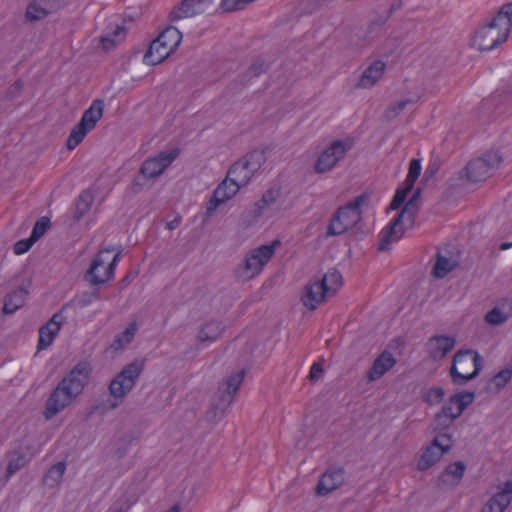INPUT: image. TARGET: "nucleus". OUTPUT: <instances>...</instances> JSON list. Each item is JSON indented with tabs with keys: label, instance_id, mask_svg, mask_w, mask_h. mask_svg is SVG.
<instances>
[{
	"label": "nucleus",
	"instance_id": "1",
	"mask_svg": "<svg viewBox=\"0 0 512 512\" xmlns=\"http://www.w3.org/2000/svg\"><path fill=\"white\" fill-rule=\"evenodd\" d=\"M92 372L86 361L77 363L53 389L46 400L43 415L50 420L63 411L83 392Z\"/></svg>",
	"mask_w": 512,
	"mask_h": 512
},
{
	"label": "nucleus",
	"instance_id": "2",
	"mask_svg": "<svg viewBox=\"0 0 512 512\" xmlns=\"http://www.w3.org/2000/svg\"><path fill=\"white\" fill-rule=\"evenodd\" d=\"M144 369L143 360H134L125 365L110 381L108 391L110 397L96 400L89 408L86 418L94 414L105 415L119 407L126 395L133 389Z\"/></svg>",
	"mask_w": 512,
	"mask_h": 512
},
{
	"label": "nucleus",
	"instance_id": "3",
	"mask_svg": "<svg viewBox=\"0 0 512 512\" xmlns=\"http://www.w3.org/2000/svg\"><path fill=\"white\" fill-rule=\"evenodd\" d=\"M245 373V369H241L228 376L218 386L205 413L207 422L217 423L225 417L227 409L232 404L235 394L243 383Z\"/></svg>",
	"mask_w": 512,
	"mask_h": 512
},
{
	"label": "nucleus",
	"instance_id": "4",
	"mask_svg": "<svg viewBox=\"0 0 512 512\" xmlns=\"http://www.w3.org/2000/svg\"><path fill=\"white\" fill-rule=\"evenodd\" d=\"M421 189H416L409 201L402 210L391 221V223L380 232L378 250L385 252L390 250L391 245L397 242L405 233L404 223L411 227L414 224L415 216L418 211Z\"/></svg>",
	"mask_w": 512,
	"mask_h": 512
},
{
	"label": "nucleus",
	"instance_id": "5",
	"mask_svg": "<svg viewBox=\"0 0 512 512\" xmlns=\"http://www.w3.org/2000/svg\"><path fill=\"white\" fill-rule=\"evenodd\" d=\"M483 367V358L472 349L459 350L455 353L450 367V377L456 385H464L475 379Z\"/></svg>",
	"mask_w": 512,
	"mask_h": 512
},
{
	"label": "nucleus",
	"instance_id": "6",
	"mask_svg": "<svg viewBox=\"0 0 512 512\" xmlns=\"http://www.w3.org/2000/svg\"><path fill=\"white\" fill-rule=\"evenodd\" d=\"M510 29V20L500 23L493 18L474 32L470 46L479 52L490 51L508 39Z\"/></svg>",
	"mask_w": 512,
	"mask_h": 512
},
{
	"label": "nucleus",
	"instance_id": "7",
	"mask_svg": "<svg viewBox=\"0 0 512 512\" xmlns=\"http://www.w3.org/2000/svg\"><path fill=\"white\" fill-rule=\"evenodd\" d=\"M280 244L279 240H275L271 244L261 245L247 254L243 262L238 264L234 270L237 280L247 282L258 275L274 255L275 248Z\"/></svg>",
	"mask_w": 512,
	"mask_h": 512
},
{
	"label": "nucleus",
	"instance_id": "8",
	"mask_svg": "<svg viewBox=\"0 0 512 512\" xmlns=\"http://www.w3.org/2000/svg\"><path fill=\"white\" fill-rule=\"evenodd\" d=\"M368 199V195L361 194L353 201L338 208L329 221L327 236H338L353 228L361 220L360 206Z\"/></svg>",
	"mask_w": 512,
	"mask_h": 512
},
{
	"label": "nucleus",
	"instance_id": "9",
	"mask_svg": "<svg viewBox=\"0 0 512 512\" xmlns=\"http://www.w3.org/2000/svg\"><path fill=\"white\" fill-rule=\"evenodd\" d=\"M503 161L499 151H487L481 157L470 160L459 172L460 178L477 183L488 179Z\"/></svg>",
	"mask_w": 512,
	"mask_h": 512
},
{
	"label": "nucleus",
	"instance_id": "10",
	"mask_svg": "<svg viewBox=\"0 0 512 512\" xmlns=\"http://www.w3.org/2000/svg\"><path fill=\"white\" fill-rule=\"evenodd\" d=\"M350 140L333 141L317 158L314 164V171L318 174H324L332 170L337 163L342 160L346 153L351 149Z\"/></svg>",
	"mask_w": 512,
	"mask_h": 512
},
{
	"label": "nucleus",
	"instance_id": "11",
	"mask_svg": "<svg viewBox=\"0 0 512 512\" xmlns=\"http://www.w3.org/2000/svg\"><path fill=\"white\" fill-rule=\"evenodd\" d=\"M452 448V439L448 434L436 436L429 446L423 451L417 469L425 471L436 464Z\"/></svg>",
	"mask_w": 512,
	"mask_h": 512
},
{
	"label": "nucleus",
	"instance_id": "12",
	"mask_svg": "<svg viewBox=\"0 0 512 512\" xmlns=\"http://www.w3.org/2000/svg\"><path fill=\"white\" fill-rule=\"evenodd\" d=\"M180 154V149L160 151L157 155L147 158L140 166L139 174L145 179L158 178Z\"/></svg>",
	"mask_w": 512,
	"mask_h": 512
},
{
	"label": "nucleus",
	"instance_id": "13",
	"mask_svg": "<svg viewBox=\"0 0 512 512\" xmlns=\"http://www.w3.org/2000/svg\"><path fill=\"white\" fill-rule=\"evenodd\" d=\"M112 249L105 248L93 258L90 268L86 271L84 278L91 285L97 286L105 283L107 280L111 279L114 275L115 268L118 262H114L113 260L108 264L104 269V273L101 275L99 273V267H104L106 260L103 258V255L106 253H110Z\"/></svg>",
	"mask_w": 512,
	"mask_h": 512
},
{
	"label": "nucleus",
	"instance_id": "14",
	"mask_svg": "<svg viewBox=\"0 0 512 512\" xmlns=\"http://www.w3.org/2000/svg\"><path fill=\"white\" fill-rule=\"evenodd\" d=\"M65 4L66 0H32L26 7L24 20L27 23L43 20L63 8Z\"/></svg>",
	"mask_w": 512,
	"mask_h": 512
},
{
	"label": "nucleus",
	"instance_id": "15",
	"mask_svg": "<svg viewBox=\"0 0 512 512\" xmlns=\"http://www.w3.org/2000/svg\"><path fill=\"white\" fill-rule=\"evenodd\" d=\"M241 186L233 181H230L227 177L217 186L214 190L211 198L207 203L206 217H210L213 212L223 203L230 200L236 195Z\"/></svg>",
	"mask_w": 512,
	"mask_h": 512
},
{
	"label": "nucleus",
	"instance_id": "16",
	"mask_svg": "<svg viewBox=\"0 0 512 512\" xmlns=\"http://www.w3.org/2000/svg\"><path fill=\"white\" fill-rule=\"evenodd\" d=\"M344 480L345 470L341 467H331L320 477L315 492L318 496H327L339 488Z\"/></svg>",
	"mask_w": 512,
	"mask_h": 512
},
{
	"label": "nucleus",
	"instance_id": "17",
	"mask_svg": "<svg viewBox=\"0 0 512 512\" xmlns=\"http://www.w3.org/2000/svg\"><path fill=\"white\" fill-rule=\"evenodd\" d=\"M499 491L495 493L480 512H504L512 501V480L506 481L498 486Z\"/></svg>",
	"mask_w": 512,
	"mask_h": 512
},
{
	"label": "nucleus",
	"instance_id": "18",
	"mask_svg": "<svg viewBox=\"0 0 512 512\" xmlns=\"http://www.w3.org/2000/svg\"><path fill=\"white\" fill-rule=\"evenodd\" d=\"M397 363L394 355L385 350L373 361L372 366L367 371V379L370 382L376 381L391 370Z\"/></svg>",
	"mask_w": 512,
	"mask_h": 512
},
{
	"label": "nucleus",
	"instance_id": "19",
	"mask_svg": "<svg viewBox=\"0 0 512 512\" xmlns=\"http://www.w3.org/2000/svg\"><path fill=\"white\" fill-rule=\"evenodd\" d=\"M456 340L446 335L432 336L427 343L429 356L434 360H440L454 348Z\"/></svg>",
	"mask_w": 512,
	"mask_h": 512
},
{
	"label": "nucleus",
	"instance_id": "20",
	"mask_svg": "<svg viewBox=\"0 0 512 512\" xmlns=\"http://www.w3.org/2000/svg\"><path fill=\"white\" fill-rule=\"evenodd\" d=\"M475 393L463 391L449 397L441 410L449 415H457V419L464 410L474 401Z\"/></svg>",
	"mask_w": 512,
	"mask_h": 512
},
{
	"label": "nucleus",
	"instance_id": "21",
	"mask_svg": "<svg viewBox=\"0 0 512 512\" xmlns=\"http://www.w3.org/2000/svg\"><path fill=\"white\" fill-rule=\"evenodd\" d=\"M465 469L466 465L462 461L448 465L438 477L437 486L442 489L456 487L460 483Z\"/></svg>",
	"mask_w": 512,
	"mask_h": 512
},
{
	"label": "nucleus",
	"instance_id": "22",
	"mask_svg": "<svg viewBox=\"0 0 512 512\" xmlns=\"http://www.w3.org/2000/svg\"><path fill=\"white\" fill-rule=\"evenodd\" d=\"M510 317H512V299L506 297L497 301L496 306L485 315V321L490 325L499 326Z\"/></svg>",
	"mask_w": 512,
	"mask_h": 512
},
{
	"label": "nucleus",
	"instance_id": "23",
	"mask_svg": "<svg viewBox=\"0 0 512 512\" xmlns=\"http://www.w3.org/2000/svg\"><path fill=\"white\" fill-rule=\"evenodd\" d=\"M327 290L328 289L323 288L319 281L307 284L305 286V292L301 297L303 305L309 310H315L318 305L323 303L327 296H329Z\"/></svg>",
	"mask_w": 512,
	"mask_h": 512
},
{
	"label": "nucleus",
	"instance_id": "24",
	"mask_svg": "<svg viewBox=\"0 0 512 512\" xmlns=\"http://www.w3.org/2000/svg\"><path fill=\"white\" fill-rule=\"evenodd\" d=\"M172 53L166 45L162 44L160 39L156 38L150 43L148 50L144 54L143 62L155 66L162 63Z\"/></svg>",
	"mask_w": 512,
	"mask_h": 512
},
{
	"label": "nucleus",
	"instance_id": "25",
	"mask_svg": "<svg viewBox=\"0 0 512 512\" xmlns=\"http://www.w3.org/2000/svg\"><path fill=\"white\" fill-rule=\"evenodd\" d=\"M386 64L381 60L374 61L362 73L357 83L359 88H370L374 86L383 76Z\"/></svg>",
	"mask_w": 512,
	"mask_h": 512
},
{
	"label": "nucleus",
	"instance_id": "26",
	"mask_svg": "<svg viewBox=\"0 0 512 512\" xmlns=\"http://www.w3.org/2000/svg\"><path fill=\"white\" fill-rule=\"evenodd\" d=\"M254 172L250 170L247 163L241 158L231 165L226 177L230 180L243 187L248 184Z\"/></svg>",
	"mask_w": 512,
	"mask_h": 512
},
{
	"label": "nucleus",
	"instance_id": "27",
	"mask_svg": "<svg viewBox=\"0 0 512 512\" xmlns=\"http://www.w3.org/2000/svg\"><path fill=\"white\" fill-rule=\"evenodd\" d=\"M29 286L30 282L22 284L18 289L7 295L2 309L4 314H12L24 305L25 298L29 293Z\"/></svg>",
	"mask_w": 512,
	"mask_h": 512
},
{
	"label": "nucleus",
	"instance_id": "28",
	"mask_svg": "<svg viewBox=\"0 0 512 512\" xmlns=\"http://www.w3.org/2000/svg\"><path fill=\"white\" fill-rule=\"evenodd\" d=\"M33 452L30 450L29 447L18 448L12 451L9 454V463L7 466V477H10L14 473H16L18 470L26 466L32 459Z\"/></svg>",
	"mask_w": 512,
	"mask_h": 512
},
{
	"label": "nucleus",
	"instance_id": "29",
	"mask_svg": "<svg viewBox=\"0 0 512 512\" xmlns=\"http://www.w3.org/2000/svg\"><path fill=\"white\" fill-rule=\"evenodd\" d=\"M224 330L225 325L221 321H208L200 328L196 337L197 341L199 343L214 342L222 335Z\"/></svg>",
	"mask_w": 512,
	"mask_h": 512
},
{
	"label": "nucleus",
	"instance_id": "30",
	"mask_svg": "<svg viewBox=\"0 0 512 512\" xmlns=\"http://www.w3.org/2000/svg\"><path fill=\"white\" fill-rule=\"evenodd\" d=\"M104 107V100L95 99L90 107L84 111L80 121L84 122V124H87L91 129H94L97 122L103 116Z\"/></svg>",
	"mask_w": 512,
	"mask_h": 512
},
{
	"label": "nucleus",
	"instance_id": "31",
	"mask_svg": "<svg viewBox=\"0 0 512 512\" xmlns=\"http://www.w3.org/2000/svg\"><path fill=\"white\" fill-rule=\"evenodd\" d=\"M319 283L323 286L324 289H328L327 294L329 296H333L343 285V278L336 268H331L323 276V278L319 280Z\"/></svg>",
	"mask_w": 512,
	"mask_h": 512
},
{
	"label": "nucleus",
	"instance_id": "32",
	"mask_svg": "<svg viewBox=\"0 0 512 512\" xmlns=\"http://www.w3.org/2000/svg\"><path fill=\"white\" fill-rule=\"evenodd\" d=\"M457 266L456 261L444 256L440 251L436 254V262L432 269V275L441 279L447 276Z\"/></svg>",
	"mask_w": 512,
	"mask_h": 512
},
{
	"label": "nucleus",
	"instance_id": "33",
	"mask_svg": "<svg viewBox=\"0 0 512 512\" xmlns=\"http://www.w3.org/2000/svg\"><path fill=\"white\" fill-rule=\"evenodd\" d=\"M173 53L182 41V33L174 26H167L157 37Z\"/></svg>",
	"mask_w": 512,
	"mask_h": 512
},
{
	"label": "nucleus",
	"instance_id": "34",
	"mask_svg": "<svg viewBox=\"0 0 512 512\" xmlns=\"http://www.w3.org/2000/svg\"><path fill=\"white\" fill-rule=\"evenodd\" d=\"M94 201V197L91 192L84 190L79 195L76 204L73 219L78 222L82 217L90 210L91 205Z\"/></svg>",
	"mask_w": 512,
	"mask_h": 512
},
{
	"label": "nucleus",
	"instance_id": "35",
	"mask_svg": "<svg viewBox=\"0 0 512 512\" xmlns=\"http://www.w3.org/2000/svg\"><path fill=\"white\" fill-rule=\"evenodd\" d=\"M92 129L88 127L84 122L79 121L71 130L70 135L66 141V147L68 150L76 148L85 138L86 134Z\"/></svg>",
	"mask_w": 512,
	"mask_h": 512
},
{
	"label": "nucleus",
	"instance_id": "36",
	"mask_svg": "<svg viewBox=\"0 0 512 512\" xmlns=\"http://www.w3.org/2000/svg\"><path fill=\"white\" fill-rule=\"evenodd\" d=\"M271 149L269 147L265 149H255L245 156H243V160L250 167V170L254 172V174L262 167V165L267 161V152Z\"/></svg>",
	"mask_w": 512,
	"mask_h": 512
},
{
	"label": "nucleus",
	"instance_id": "37",
	"mask_svg": "<svg viewBox=\"0 0 512 512\" xmlns=\"http://www.w3.org/2000/svg\"><path fill=\"white\" fill-rule=\"evenodd\" d=\"M126 34V28L124 26L117 25L112 33L107 34L105 36H102L100 38V43L102 45V48L105 51L110 50L113 48L117 43H119L121 40L124 39Z\"/></svg>",
	"mask_w": 512,
	"mask_h": 512
},
{
	"label": "nucleus",
	"instance_id": "38",
	"mask_svg": "<svg viewBox=\"0 0 512 512\" xmlns=\"http://www.w3.org/2000/svg\"><path fill=\"white\" fill-rule=\"evenodd\" d=\"M278 195L279 193L276 190L270 189L266 191L263 194L262 198L257 203L254 204V208L252 210L253 217H260L267 206L276 202Z\"/></svg>",
	"mask_w": 512,
	"mask_h": 512
},
{
	"label": "nucleus",
	"instance_id": "39",
	"mask_svg": "<svg viewBox=\"0 0 512 512\" xmlns=\"http://www.w3.org/2000/svg\"><path fill=\"white\" fill-rule=\"evenodd\" d=\"M135 323H132L122 333L118 334L110 345V348L118 351L123 349L126 345L132 342L135 335Z\"/></svg>",
	"mask_w": 512,
	"mask_h": 512
},
{
	"label": "nucleus",
	"instance_id": "40",
	"mask_svg": "<svg viewBox=\"0 0 512 512\" xmlns=\"http://www.w3.org/2000/svg\"><path fill=\"white\" fill-rule=\"evenodd\" d=\"M65 470V462H58L52 465L44 476V483L51 487L57 485L62 480Z\"/></svg>",
	"mask_w": 512,
	"mask_h": 512
},
{
	"label": "nucleus",
	"instance_id": "41",
	"mask_svg": "<svg viewBox=\"0 0 512 512\" xmlns=\"http://www.w3.org/2000/svg\"><path fill=\"white\" fill-rule=\"evenodd\" d=\"M457 419V415H449L440 410L433 419V430L442 432L448 429L453 422Z\"/></svg>",
	"mask_w": 512,
	"mask_h": 512
},
{
	"label": "nucleus",
	"instance_id": "42",
	"mask_svg": "<svg viewBox=\"0 0 512 512\" xmlns=\"http://www.w3.org/2000/svg\"><path fill=\"white\" fill-rule=\"evenodd\" d=\"M413 102H415V101L410 98H407V99L401 100L397 103L390 104L386 108L383 118L388 122L396 119L401 114V112L405 109L407 104L413 103Z\"/></svg>",
	"mask_w": 512,
	"mask_h": 512
},
{
	"label": "nucleus",
	"instance_id": "43",
	"mask_svg": "<svg viewBox=\"0 0 512 512\" xmlns=\"http://www.w3.org/2000/svg\"><path fill=\"white\" fill-rule=\"evenodd\" d=\"M444 395H445V392L442 387H439V386L431 387L423 395V401L430 406L437 405L442 402Z\"/></svg>",
	"mask_w": 512,
	"mask_h": 512
},
{
	"label": "nucleus",
	"instance_id": "44",
	"mask_svg": "<svg viewBox=\"0 0 512 512\" xmlns=\"http://www.w3.org/2000/svg\"><path fill=\"white\" fill-rule=\"evenodd\" d=\"M50 219L48 217L39 218L34 224L30 237L37 242L50 228Z\"/></svg>",
	"mask_w": 512,
	"mask_h": 512
},
{
	"label": "nucleus",
	"instance_id": "45",
	"mask_svg": "<svg viewBox=\"0 0 512 512\" xmlns=\"http://www.w3.org/2000/svg\"><path fill=\"white\" fill-rule=\"evenodd\" d=\"M412 186L410 185H407L405 184V187L404 188H399L390 205H389V209H392V210H396V209H399L405 202L406 198H407V195L412 191Z\"/></svg>",
	"mask_w": 512,
	"mask_h": 512
},
{
	"label": "nucleus",
	"instance_id": "46",
	"mask_svg": "<svg viewBox=\"0 0 512 512\" xmlns=\"http://www.w3.org/2000/svg\"><path fill=\"white\" fill-rule=\"evenodd\" d=\"M65 308H66V306H63L59 312L55 313L50 318V320L46 324L41 326L40 328L45 329V330H52L58 334L61 329L62 324L65 322V317L62 314V312Z\"/></svg>",
	"mask_w": 512,
	"mask_h": 512
},
{
	"label": "nucleus",
	"instance_id": "47",
	"mask_svg": "<svg viewBox=\"0 0 512 512\" xmlns=\"http://www.w3.org/2000/svg\"><path fill=\"white\" fill-rule=\"evenodd\" d=\"M58 334L55 333V331L52 330H45V329H39V339L37 344L38 351L46 349L48 346H50L55 337Z\"/></svg>",
	"mask_w": 512,
	"mask_h": 512
},
{
	"label": "nucleus",
	"instance_id": "48",
	"mask_svg": "<svg viewBox=\"0 0 512 512\" xmlns=\"http://www.w3.org/2000/svg\"><path fill=\"white\" fill-rule=\"evenodd\" d=\"M512 378V369L506 368L499 371L492 378V383L495 385L497 391L501 390Z\"/></svg>",
	"mask_w": 512,
	"mask_h": 512
},
{
	"label": "nucleus",
	"instance_id": "49",
	"mask_svg": "<svg viewBox=\"0 0 512 512\" xmlns=\"http://www.w3.org/2000/svg\"><path fill=\"white\" fill-rule=\"evenodd\" d=\"M421 173V162L419 159H412L409 165V172L405 180V184L414 187L415 181Z\"/></svg>",
	"mask_w": 512,
	"mask_h": 512
},
{
	"label": "nucleus",
	"instance_id": "50",
	"mask_svg": "<svg viewBox=\"0 0 512 512\" xmlns=\"http://www.w3.org/2000/svg\"><path fill=\"white\" fill-rule=\"evenodd\" d=\"M99 298L98 290H94L91 292H83L81 295L76 297L75 302L79 307H85L91 304L94 300Z\"/></svg>",
	"mask_w": 512,
	"mask_h": 512
},
{
	"label": "nucleus",
	"instance_id": "51",
	"mask_svg": "<svg viewBox=\"0 0 512 512\" xmlns=\"http://www.w3.org/2000/svg\"><path fill=\"white\" fill-rule=\"evenodd\" d=\"M494 19L500 23L510 20L512 22V1L503 4Z\"/></svg>",
	"mask_w": 512,
	"mask_h": 512
},
{
	"label": "nucleus",
	"instance_id": "52",
	"mask_svg": "<svg viewBox=\"0 0 512 512\" xmlns=\"http://www.w3.org/2000/svg\"><path fill=\"white\" fill-rule=\"evenodd\" d=\"M34 243L35 241L31 237L19 240L14 244V253L16 255L24 254L32 247Z\"/></svg>",
	"mask_w": 512,
	"mask_h": 512
},
{
	"label": "nucleus",
	"instance_id": "53",
	"mask_svg": "<svg viewBox=\"0 0 512 512\" xmlns=\"http://www.w3.org/2000/svg\"><path fill=\"white\" fill-rule=\"evenodd\" d=\"M23 89V82L18 79L6 90V99L13 100L17 98Z\"/></svg>",
	"mask_w": 512,
	"mask_h": 512
},
{
	"label": "nucleus",
	"instance_id": "54",
	"mask_svg": "<svg viewBox=\"0 0 512 512\" xmlns=\"http://www.w3.org/2000/svg\"><path fill=\"white\" fill-rule=\"evenodd\" d=\"M324 369L321 363L315 362L310 368L308 379L311 383H316L323 375Z\"/></svg>",
	"mask_w": 512,
	"mask_h": 512
},
{
	"label": "nucleus",
	"instance_id": "55",
	"mask_svg": "<svg viewBox=\"0 0 512 512\" xmlns=\"http://www.w3.org/2000/svg\"><path fill=\"white\" fill-rule=\"evenodd\" d=\"M389 20V15H377L368 25V31L372 32L376 26L382 27Z\"/></svg>",
	"mask_w": 512,
	"mask_h": 512
},
{
	"label": "nucleus",
	"instance_id": "56",
	"mask_svg": "<svg viewBox=\"0 0 512 512\" xmlns=\"http://www.w3.org/2000/svg\"><path fill=\"white\" fill-rule=\"evenodd\" d=\"M264 71V62L261 60H257L251 64L249 68V72L251 76H259Z\"/></svg>",
	"mask_w": 512,
	"mask_h": 512
},
{
	"label": "nucleus",
	"instance_id": "57",
	"mask_svg": "<svg viewBox=\"0 0 512 512\" xmlns=\"http://www.w3.org/2000/svg\"><path fill=\"white\" fill-rule=\"evenodd\" d=\"M439 170V167L437 164H430L426 170H425V173H424V180H428L429 178H432L435 176V174L438 172Z\"/></svg>",
	"mask_w": 512,
	"mask_h": 512
},
{
	"label": "nucleus",
	"instance_id": "58",
	"mask_svg": "<svg viewBox=\"0 0 512 512\" xmlns=\"http://www.w3.org/2000/svg\"><path fill=\"white\" fill-rule=\"evenodd\" d=\"M402 5H403V1L402 0H393L392 3L389 6V9H388V12H387V15H389V18L396 11H398L402 7Z\"/></svg>",
	"mask_w": 512,
	"mask_h": 512
},
{
	"label": "nucleus",
	"instance_id": "59",
	"mask_svg": "<svg viewBox=\"0 0 512 512\" xmlns=\"http://www.w3.org/2000/svg\"><path fill=\"white\" fill-rule=\"evenodd\" d=\"M143 189V184L137 179L135 178L133 181H132V184H131V190L134 192V193H139L141 192Z\"/></svg>",
	"mask_w": 512,
	"mask_h": 512
},
{
	"label": "nucleus",
	"instance_id": "60",
	"mask_svg": "<svg viewBox=\"0 0 512 512\" xmlns=\"http://www.w3.org/2000/svg\"><path fill=\"white\" fill-rule=\"evenodd\" d=\"M180 221H181L180 216L176 217L175 219H173L172 221L167 223V228L169 230H173V229L177 228L180 224Z\"/></svg>",
	"mask_w": 512,
	"mask_h": 512
},
{
	"label": "nucleus",
	"instance_id": "61",
	"mask_svg": "<svg viewBox=\"0 0 512 512\" xmlns=\"http://www.w3.org/2000/svg\"><path fill=\"white\" fill-rule=\"evenodd\" d=\"M503 93L506 94L508 97L512 98V78L509 80V82L504 87Z\"/></svg>",
	"mask_w": 512,
	"mask_h": 512
},
{
	"label": "nucleus",
	"instance_id": "62",
	"mask_svg": "<svg viewBox=\"0 0 512 512\" xmlns=\"http://www.w3.org/2000/svg\"><path fill=\"white\" fill-rule=\"evenodd\" d=\"M512 247V241L511 242H503L500 244L499 249L500 250H507Z\"/></svg>",
	"mask_w": 512,
	"mask_h": 512
},
{
	"label": "nucleus",
	"instance_id": "63",
	"mask_svg": "<svg viewBox=\"0 0 512 512\" xmlns=\"http://www.w3.org/2000/svg\"><path fill=\"white\" fill-rule=\"evenodd\" d=\"M491 106V103L489 101H485L482 104V108H489Z\"/></svg>",
	"mask_w": 512,
	"mask_h": 512
},
{
	"label": "nucleus",
	"instance_id": "64",
	"mask_svg": "<svg viewBox=\"0 0 512 512\" xmlns=\"http://www.w3.org/2000/svg\"><path fill=\"white\" fill-rule=\"evenodd\" d=\"M123 284L126 285L127 283L130 282V277L129 275H127L123 280H122Z\"/></svg>",
	"mask_w": 512,
	"mask_h": 512
}]
</instances>
